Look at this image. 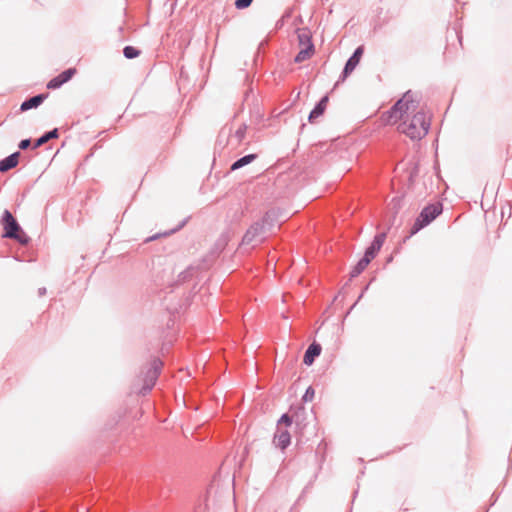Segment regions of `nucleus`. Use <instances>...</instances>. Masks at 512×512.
I'll use <instances>...</instances> for the list:
<instances>
[{"label": "nucleus", "mask_w": 512, "mask_h": 512, "mask_svg": "<svg viewBox=\"0 0 512 512\" xmlns=\"http://www.w3.org/2000/svg\"><path fill=\"white\" fill-rule=\"evenodd\" d=\"M321 350H322V348H321L320 344H318L316 342H313L312 344H310L304 354V359H303L304 364H306L308 366L312 365L315 358L320 355Z\"/></svg>", "instance_id": "nucleus-11"}, {"label": "nucleus", "mask_w": 512, "mask_h": 512, "mask_svg": "<svg viewBox=\"0 0 512 512\" xmlns=\"http://www.w3.org/2000/svg\"><path fill=\"white\" fill-rule=\"evenodd\" d=\"M193 268L189 267L185 271L181 272L179 274L178 282H185L187 279H189L192 276Z\"/></svg>", "instance_id": "nucleus-22"}, {"label": "nucleus", "mask_w": 512, "mask_h": 512, "mask_svg": "<svg viewBox=\"0 0 512 512\" xmlns=\"http://www.w3.org/2000/svg\"><path fill=\"white\" fill-rule=\"evenodd\" d=\"M415 109L416 104L412 100L411 92L408 91L392 106L389 111V119L390 121L394 120V122L403 120L406 114L410 111H414Z\"/></svg>", "instance_id": "nucleus-4"}, {"label": "nucleus", "mask_w": 512, "mask_h": 512, "mask_svg": "<svg viewBox=\"0 0 512 512\" xmlns=\"http://www.w3.org/2000/svg\"><path fill=\"white\" fill-rule=\"evenodd\" d=\"M246 130H247L246 124L241 123L239 125V127L236 129V131L234 132V134L231 136V138L229 140L230 143H232L234 145H239L245 138Z\"/></svg>", "instance_id": "nucleus-15"}, {"label": "nucleus", "mask_w": 512, "mask_h": 512, "mask_svg": "<svg viewBox=\"0 0 512 512\" xmlns=\"http://www.w3.org/2000/svg\"><path fill=\"white\" fill-rule=\"evenodd\" d=\"M20 153L14 152L0 161V172H7L18 164Z\"/></svg>", "instance_id": "nucleus-13"}, {"label": "nucleus", "mask_w": 512, "mask_h": 512, "mask_svg": "<svg viewBox=\"0 0 512 512\" xmlns=\"http://www.w3.org/2000/svg\"><path fill=\"white\" fill-rule=\"evenodd\" d=\"M158 237H159V235H158V234L153 235V236L149 237V238L147 239V241H153V240H156Z\"/></svg>", "instance_id": "nucleus-29"}, {"label": "nucleus", "mask_w": 512, "mask_h": 512, "mask_svg": "<svg viewBox=\"0 0 512 512\" xmlns=\"http://www.w3.org/2000/svg\"><path fill=\"white\" fill-rule=\"evenodd\" d=\"M252 2L253 0H236L234 4L237 9L242 10L248 8Z\"/></svg>", "instance_id": "nucleus-23"}, {"label": "nucleus", "mask_w": 512, "mask_h": 512, "mask_svg": "<svg viewBox=\"0 0 512 512\" xmlns=\"http://www.w3.org/2000/svg\"><path fill=\"white\" fill-rule=\"evenodd\" d=\"M363 53H364V47L363 46H359V47H357L355 49L353 54L347 60V62L345 64V66H344V69L342 71V74H341L337 84L340 81H345V79L354 71V69L359 64L360 59H361Z\"/></svg>", "instance_id": "nucleus-7"}, {"label": "nucleus", "mask_w": 512, "mask_h": 512, "mask_svg": "<svg viewBox=\"0 0 512 512\" xmlns=\"http://www.w3.org/2000/svg\"><path fill=\"white\" fill-rule=\"evenodd\" d=\"M48 94H38L33 97H30L22 102L20 106V110L22 112L28 111L33 108L39 107L44 100L47 98Z\"/></svg>", "instance_id": "nucleus-10"}, {"label": "nucleus", "mask_w": 512, "mask_h": 512, "mask_svg": "<svg viewBox=\"0 0 512 512\" xmlns=\"http://www.w3.org/2000/svg\"><path fill=\"white\" fill-rule=\"evenodd\" d=\"M430 124V116L424 111H418L410 120L400 123L398 130L412 140H420L428 133Z\"/></svg>", "instance_id": "nucleus-1"}, {"label": "nucleus", "mask_w": 512, "mask_h": 512, "mask_svg": "<svg viewBox=\"0 0 512 512\" xmlns=\"http://www.w3.org/2000/svg\"><path fill=\"white\" fill-rule=\"evenodd\" d=\"M123 54L127 59H133L139 56L140 51L133 46H125L123 49Z\"/></svg>", "instance_id": "nucleus-21"}, {"label": "nucleus", "mask_w": 512, "mask_h": 512, "mask_svg": "<svg viewBox=\"0 0 512 512\" xmlns=\"http://www.w3.org/2000/svg\"><path fill=\"white\" fill-rule=\"evenodd\" d=\"M297 38L299 41V45L302 47H307L309 44H313L311 41L310 32L306 29H298Z\"/></svg>", "instance_id": "nucleus-19"}, {"label": "nucleus", "mask_w": 512, "mask_h": 512, "mask_svg": "<svg viewBox=\"0 0 512 512\" xmlns=\"http://www.w3.org/2000/svg\"><path fill=\"white\" fill-rule=\"evenodd\" d=\"M257 158V155L256 154H248V155H245L241 158H239L238 160H236L232 165H231V170L232 171H235V170H238L248 164H250L251 162H253L255 159Z\"/></svg>", "instance_id": "nucleus-18"}, {"label": "nucleus", "mask_w": 512, "mask_h": 512, "mask_svg": "<svg viewBox=\"0 0 512 512\" xmlns=\"http://www.w3.org/2000/svg\"><path fill=\"white\" fill-rule=\"evenodd\" d=\"M369 260L364 259L363 257L358 261V263L352 268L350 272V277L355 278L359 274H361L365 268L369 265Z\"/></svg>", "instance_id": "nucleus-20"}, {"label": "nucleus", "mask_w": 512, "mask_h": 512, "mask_svg": "<svg viewBox=\"0 0 512 512\" xmlns=\"http://www.w3.org/2000/svg\"><path fill=\"white\" fill-rule=\"evenodd\" d=\"M76 74L75 68H68L47 83L48 89H58Z\"/></svg>", "instance_id": "nucleus-9"}, {"label": "nucleus", "mask_w": 512, "mask_h": 512, "mask_svg": "<svg viewBox=\"0 0 512 512\" xmlns=\"http://www.w3.org/2000/svg\"><path fill=\"white\" fill-rule=\"evenodd\" d=\"M1 222L5 231L4 237L15 239L21 244L28 243V237L24 233H20L21 227L9 210L4 211Z\"/></svg>", "instance_id": "nucleus-3"}, {"label": "nucleus", "mask_w": 512, "mask_h": 512, "mask_svg": "<svg viewBox=\"0 0 512 512\" xmlns=\"http://www.w3.org/2000/svg\"><path fill=\"white\" fill-rule=\"evenodd\" d=\"M185 224H186V220L182 221L176 228L172 229L171 231L163 233V236H168V235L180 230Z\"/></svg>", "instance_id": "nucleus-27"}, {"label": "nucleus", "mask_w": 512, "mask_h": 512, "mask_svg": "<svg viewBox=\"0 0 512 512\" xmlns=\"http://www.w3.org/2000/svg\"><path fill=\"white\" fill-rule=\"evenodd\" d=\"M45 293H46V288L45 287H42V288L38 289L39 296H43V295H45Z\"/></svg>", "instance_id": "nucleus-28"}, {"label": "nucleus", "mask_w": 512, "mask_h": 512, "mask_svg": "<svg viewBox=\"0 0 512 512\" xmlns=\"http://www.w3.org/2000/svg\"><path fill=\"white\" fill-rule=\"evenodd\" d=\"M441 212V204H431L426 206L414 222L411 228V234H415L425 226L429 225Z\"/></svg>", "instance_id": "nucleus-5"}, {"label": "nucleus", "mask_w": 512, "mask_h": 512, "mask_svg": "<svg viewBox=\"0 0 512 512\" xmlns=\"http://www.w3.org/2000/svg\"><path fill=\"white\" fill-rule=\"evenodd\" d=\"M314 394H315L314 389H313L311 386H310V387H308V388H307V390H306V392H305V394H304V396H303V400H304L305 402L312 401V400H313V398H314Z\"/></svg>", "instance_id": "nucleus-24"}, {"label": "nucleus", "mask_w": 512, "mask_h": 512, "mask_svg": "<svg viewBox=\"0 0 512 512\" xmlns=\"http://www.w3.org/2000/svg\"><path fill=\"white\" fill-rule=\"evenodd\" d=\"M57 137H58V129L57 128H55V129H53L51 131L45 132L41 137H39L34 142L33 148L34 149L39 148L40 146H42L43 144H45L49 140L55 139Z\"/></svg>", "instance_id": "nucleus-16"}, {"label": "nucleus", "mask_w": 512, "mask_h": 512, "mask_svg": "<svg viewBox=\"0 0 512 512\" xmlns=\"http://www.w3.org/2000/svg\"><path fill=\"white\" fill-rule=\"evenodd\" d=\"M385 238H386L385 232L377 234L374 237V240L372 241L371 245L369 247H367V249L365 250L363 258L367 259V260H369V262H371L372 259H374V257L380 251V249L385 241Z\"/></svg>", "instance_id": "nucleus-8"}, {"label": "nucleus", "mask_w": 512, "mask_h": 512, "mask_svg": "<svg viewBox=\"0 0 512 512\" xmlns=\"http://www.w3.org/2000/svg\"><path fill=\"white\" fill-rule=\"evenodd\" d=\"M314 53V45L309 44L307 47H303L295 56L294 61L296 63H301L307 59H309Z\"/></svg>", "instance_id": "nucleus-17"}, {"label": "nucleus", "mask_w": 512, "mask_h": 512, "mask_svg": "<svg viewBox=\"0 0 512 512\" xmlns=\"http://www.w3.org/2000/svg\"><path fill=\"white\" fill-rule=\"evenodd\" d=\"M327 103H328V96H324L315 105V107L312 109V111L310 112L309 117H308V120L311 123L324 113Z\"/></svg>", "instance_id": "nucleus-14"}, {"label": "nucleus", "mask_w": 512, "mask_h": 512, "mask_svg": "<svg viewBox=\"0 0 512 512\" xmlns=\"http://www.w3.org/2000/svg\"><path fill=\"white\" fill-rule=\"evenodd\" d=\"M274 211H268L261 221L255 222L249 227L242 239L243 245L256 246L264 241L267 233V226H272L275 217Z\"/></svg>", "instance_id": "nucleus-2"}, {"label": "nucleus", "mask_w": 512, "mask_h": 512, "mask_svg": "<svg viewBox=\"0 0 512 512\" xmlns=\"http://www.w3.org/2000/svg\"><path fill=\"white\" fill-rule=\"evenodd\" d=\"M290 439V434L287 430H281L280 428H278V431L274 436L273 442L276 447H279L280 449L284 450L289 446Z\"/></svg>", "instance_id": "nucleus-12"}, {"label": "nucleus", "mask_w": 512, "mask_h": 512, "mask_svg": "<svg viewBox=\"0 0 512 512\" xmlns=\"http://www.w3.org/2000/svg\"><path fill=\"white\" fill-rule=\"evenodd\" d=\"M31 145V140L30 139H23L20 141L19 143V148L21 150H25L27 149L29 146Z\"/></svg>", "instance_id": "nucleus-26"}, {"label": "nucleus", "mask_w": 512, "mask_h": 512, "mask_svg": "<svg viewBox=\"0 0 512 512\" xmlns=\"http://www.w3.org/2000/svg\"><path fill=\"white\" fill-rule=\"evenodd\" d=\"M291 423L292 419L287 414H283L278 421V425L285 424L286 426H289Z\"/></svg>", "instance_id": "nucleus-25"}, {"label": "nucleus", "mask_w": 512, "mask_h": 512, "mask_svg": "<svg viewBox=\"0 0 512 512\" xmlns=\"http://www.w3.org/2000/svg\"><path fill=\"white\" fill-rule=\"evenodd\" d=\"M163 363L160 359L156 358L151 363L149 368L144 373L143 378V387L140 390V393L146 395L149 393L154 387L156 380L161 372Z\"/></svg>", "instance_id": "nucleus-6"}]
</instances>
